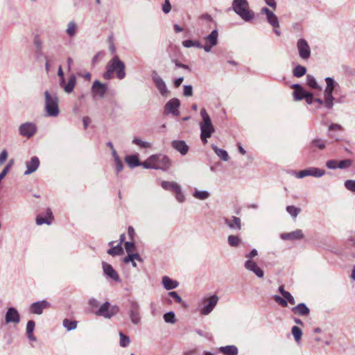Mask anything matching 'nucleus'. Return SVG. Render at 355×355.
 <instances>
[{
	"label": "nucleus",
	"instance_id": "obj_1",
	"mask_svg": "<svg viewBox=\"0 0 355 355\" xmlns=\"http://www.w3.org/2000/svg\"><path fill=\"white\" fill-rule=\"evenodd\" d=\"M125 63L120 60L118 55H114L106 64L105 72L103 74V77L106 80L112 79L114 73L116 77L122 80L125 77Z\"/></svg>",
	"mask_w": 355,
	"mask_h": 355
},
{
	"label": "nucleus",
	"instance_id": "obj_2",
	"mask_svg": "<svg viewBox=\"0 0 355 355\" xmlns=\"http://www.w3.org/2000/svg\"><path fill=\"white\" fill-rule=\"evenodd\" d=\"M171 161L164 155H153L142 162V166L147 169L166 171L170 168Z\"/></svg>",
	"mask_w": 355,
	"mask_h": 355
},
{
	"label": "nucleus",
	"instance_id": "obj_3",
	"mask_svg": "<svg viewBox=\"0 0 355 355\" xmlns=\"http://www.w3.org/2000/svg\"><path fill=\"white\" fill-rule=\"evenodd\" d=\"M232 9L245 22L254 18V12L250 8L248 0H233Z\"/></svg>",
	"mask_w": 355,
	"mask_h": 355
},
{
	"label": "nucleus",
	"instance_id": "obj_4",
	"mask_svg": "<svg viewBox=\"0 0 355 355\" xmlns=\"http://www.w3.org/2000/svg\"><path fill=\"white\" fill-rule=\"evenodd\" d=\"M200 116L202 121L200 123V139L204 144L207 143V139L210 138L215 132V128L212 124L211 118L205 108L200 110Z\"/></svg>",
	"mask_w": 355,
	"mask_h": 355
},
{
	"label": "nucleus",
	"instance_id": "obj_5",
	"mask_svg": "<svg viewBox=\"0 0 355 355\" xmlns=\"http://www.w3.org/2000/svg\"><path fill=\"white\" fill-rule=\"evenodd\" d=\"M45 111L46 116L55 117L59 114L58 98L56 94H51L48 91L44 92Z\"/></svg>",
	"mask_w": 355,
	"mask_h": 355
},
{
	"label": "nucleus",
	"instance_id": "obj_6",
	"mask_svg": "<svg viewBox=\"0 0 355 355\" xmlns=\"http://www.w3.org/2000/svg\"><path fill=\"white\" fill-rule=\"evenodd\" d=\"M218 302V297L213 295L202 297L198 302V311L201 315H209L215 308Z\"/></svg>",
	"mask_w": 355,
	"mask_h": 355
},
{
	"label": "nucleus",
	"instance_id": "obj_7",
	"mask_svg": "<svg viewBox=\"0 0 355 355\" xmlns=\"http://www.w3.org/2000/svg\"><path fill=\"white\" fill-rule=\"evenodd\" d=\"M119 312V308L116 305L112 306L109 302H105L94 312V314L106 319H110Z\"/></svg>",
	"mask_w": 355,
	"mask_h": 355
},
{
	"label": "nucleus",
	"instance_id": "obj_8",
	"mask_svg": "<svg viewBox=\"0 0 355 355\" xmlns=\"http://www.w3.org/2000/svg\"><path fill=\"white\" fill-rule=\"evenodd\" d=\"M129 310L128 314L133 324H138L141 322L140 305L137 301L130 300L128 301Z\"/></svg>",
	"mask_w": 355,
	"mask_h": 355
},
{
	"label": "nucleus",
	"instance_id": "obj_9",
	"mask_svg": "<svg viewBox=\"0 0 355 355\" xmlns=\"http://www.w3.org/2000/svg\"><path fill=\"white\" fill-rule=\"evenodd\" d=\"M326 173L325 170L316 168V167H309L304 170H302L298 173H295V176L297 178H304L306 176H313L314 178H321Z\"/></svg>",
	"mask_w": 355,
	"mask_h": 355
},
{
	"label": "nucleus",
	"instance_id": "obj_10",
	"mask_svg": "<svg viewBox=\"0 0 355 355\" xmlns=\"http://www.w3.org/2000/svg\"><path fill=\"white\" fill-rule=\"evenodd\" d=\"M218 33L217 30H213L207 36L204 38L205 42L203 44V50L205 52H210L214 46L217 45Z\"/></svg>",
	"mask_w": 355,
	"mask_h": 355
},
{
	"label": "nucleus",
	"instance_id": "obj_11",
	"mask_svg": "<svg viewBox=\"0 0 355 355\" xmlns=\"http://www.w3.org/2000/svg\"><path fill=\"white\" fill-rule=\"evenodd\" d=\"M151 77L155 87L159 90L160 94L163 96H167L168 90L167 89L165 82L162 78V77L158 74V73L156 71H153L151 73Z\"/></svg>",
	"mask_w": 355,
	"mask_h": 355
},
{
	"label": "nucleus",
	"instance_id": "obj_12",
	"mask_svg": "<svg viewBox=\"0 0 355 355\" xmlns=\"http://www.w3.org/2000/svg\"><path fill=\"white\" fill-rule=\"evenodd\" d=\"M297 49L299 56L304 60H308L311 56V48L304 39H300L297 42Z\"/></svg>",
	"mask_w": 355,
	"mask_h": 355
},
{
	"label": "nucleus",
	"instance_id": "obj_13",
	"mask_svg": "<svg viewBox=\"0 0 355 355\" xmlns=\"http://www.w3.org/2000/svg\"><path fill=\"white\" fill-rule=\"evenodd\" d=\"M37 131L36 125L32 122H26L21 124L19 127L20 135L27 138L32 137Z\"/></svg>",
	"mask_w": 355,
	"mask_h": 355
},
{
	"label": "nucleus",
	"instance_id": "obj_14",
	"mask_svg": "<svg viewBox=\"0 0 355 355\" xmlns=\"http://www.w3.org/2000/svg\"><path fill=\"white\" fill-rule=\"evenodd\" d=\"M107 86L106 84L101 83L99 80H94L92 86V94L93 97L103 98L107 92Z\"/></svg>",
	"mask_w": 355,
	"mask_h": 355
},
{
	"label": "nucleus",
	"instance_id": "obj_15",
	"mask_svg": "<svg viewBox=\"0 0 355 355\" xmlns=\"http://www.w3.org/2000/svg\"><path fill=\"white\" fill-rule=\"evenodd\" d=\"M180 106V102L178 98H172L168 101L164 106V114H171L173 116H179L180 111L179 107Z\"/></svg>",
	"mask_w": 355,
	"mask_h": 355
},
{
	"label": "nucleus",
	"instance_id": "obj_16",
	"mask_svg": "<svg viewBox=\"0 0 355 355\" xmlns=\"http://www.w3.org/2000/svg\"><path fill=\"white\" fill-rule=\"evenodd\" d=\"M50 303L45 300L33 302L31 304L29 311L33 314L41 315L44 309L50 307Z\"/></svg>",
	"mask_w": 355,
	"mask_h": 355
},
{
	"label": "nucleus",
	"instance_id": "obj_17",
	"mask_svg": "<svg viewBox=\"0 0 355 355\" xmlns=\"http://www.w3.org/2000/svg\"><path fill=\"white\" fill-rule=\"evenodd\" d=\"M5 322L6 324H13L16 325L20 322V315L18 311L14 307L8 309L5 315Z\"/></svg>",
	"mask_w": 355,
	"mask_h": 355
},
{
	"label": "nucleus",
	"instance_id": "obj_18",
	"mask_svg": "<svg viewBox=\"0 0 355 355\" xmlns=\"http://www.w3.org/2000/svg\"><path fill=\"white\" fill-rule=\"evenodd\" d=\"M224 223L232 231H240L242 228L241 220L236 216L224 218Z\"/></svg>",
	"mask_w": 355,
	"mask_h": 355
},
{
	"label": "nucleus",
	"instance_id": "obj_19",
	"mask_svg": "<svg viewBox=\"0 0 355 355\" xmlns=\"http://www.w3.org/2000/svg\"><path fill=\"white\" fill-rule=\"evenodd\" d=\"M102 266L103 270V274L105 276L115 282H120V278L117 272L113 268V267L110 264L103 261L102 263Z\"/></svg>",
	"mask_w": 355,
	"mask_h": 355
},
{
	"label": "nucleus",
	"instance_id": "obj_20",
	"mask_svg": "<svg viewBox=\"0 0 355 355\" xmlns=\"http://www.w3.org/2000/svg\"><path fill=\"white\" fill-rule=\"evenodd\" d=\"M261 13L265 14L266 15L267 21L273 28H278L279 26V23L277 17L274 14L272 11L270 10L268 8H262L261 10Z\"/></svg>",
	"mask_w": 355,
	"mask_h": 355
},
{
	"label": "nucleus",
	"instance_id": "obj_21",
	"mask_svg": "<svg viewBox=\"0 0 355 355\" xmlns=\"http://www.w3.org/2000/svg\"><path fill=\"white\" fill-rule=\"evenodd\" d=\"M334 89L326 86L324 91V106L328 110H331L334 107V101L335 98L333 96Z\"/></svg>",
	"mask_w": 355,
	"mask_h": 355
},
{
	"label": "nucleus",
	"instance_id": "obj_22",
	"mask_svg": "<svg viewBox=\"0 0 355 355\" xmlns=\"http://www.w3.org/2000/svg\"><path fill=\"white\" fill-rule=\"evenodd\" d=\"M244 266L246 270L254 272L259 278H262L264 275L263 271L252 260L248 259L245 262Z\"/></svg>",
	"mask_w": 355,
	"mask_h": 355
},
{
	"label": "nucleus",
	"instance_id": "obj_23",
	"mask_svg": "<svg viewBox=\"0 0 355 355\" xmlns=\"http://www.w3.org/2000/svg\"><path fill=\"white\" fill-rule=\"evenodd\" d=\"M26 171L24 172V175H30L34 173L38 168L40 166V160L37 157H32L30 161L26 162Z\"/></svg>",
	"mask_w": 355,
	"mask_h": 355
},
{
	"label": "nucleus",
	"instance_id": "obj_24",
	"mask_svg": "<svg viewBox=\"0 0 355 355\" xmlns=\"http://www.w3.org/2000/svg\"><path fill=\"white\" fill-rule=\"evenodd\" d=\"M172 147L181 155H184L188 153L189 146L183 140H174L171 143Z\"/></svg>",
	"mask_w": 355,
	"mask_h": 355
},
{
	"label": "nucleus",
	"instance_id": "obj_25",
	"mask_svg": "<svg viewBox=\"0 0 355 355\" xmlns=\"http://www.w3.org/2000/svg\"><path fill=\"white\" fill-rule=\"evenodd\" d=\"M291 311L298 315L306 316L310 313V309L304 303H300L291 309Z\"/></svg>",
	"mask_w": 355,
	"mask_h": 355
},
{
	"label": "nucleus",
	"instance_id": "obj_26",
	"mask_svg": "<svg viewBox=\"0 0 355 355\" xmlns=\"http://www.w3.org/2000/svg\"><path fill=\"white\" fill-rule=\"evenodd\" d=\"M162 284L164 288L168 291L176 288L179 285L177 281L172 279L168 276H164L162 277Z\"/></svg>",
	"mask_w": 355,
	"mask_h": 355
},
{
	"label": "nucleus",
	"instance_id": "obj_27",
	"mask_svg": "<svg viewBox=\"0 0 355 355\" xmlns=\"http://www.w3.org/2000/svg\"><path fill=\"white\" fill-rule=\"evenodd\" d=\"M46 215H47L46 217L38 216L36 218V223L37 225H42L43 224H46V225L51 224L53 217V213L49 208H48L46 209Z\"/></svg>",
	"mask_w": 355,
	"mask_h": 355
},
{
	"label": "nucleus",
	"instance_id": "obj_28",
	"mask_svg": "<svg viewBox=\"0 0 355 355\" xmlns=\"http://www.w3.org/2000/svg\"><path fill=\"white\" fill-rule=\"evenodd\" d=\"M125 161L130 168L142 166V162H139L137 155H128L125 157Z\"/></svg>",
	"mask_w": 355,
	"mask_h": 355
},
{
	"label": "nucleus",
	"instance_id": "obj_29",
	"mask_svg": "<svg viewBox=\"0 0 355 355\" xmlns=\"http://www.w3.org/2000/svg\"><path fill=\"white\" fill-rule=\"evenodd\" d=\"M192 196L197 200H205L211 196V193L207 190H199L198 189H195Z\"/></svg>",
	"mask_w": 355,
	"mask_h": 355
},
{
	"label": "nucleus",
	"instance_id": "obj_30",
	"mask_svg": "<svg viewBox=\"0 0 355 355\" xmlns=\"http://www.w3.org/2000/svg\"><path fill=\"white\" fill-rule=\"evenodd\" d=\"M76 83V77L74 74H72L69 78L67 83H66L62 88L67 94H71L75 87Z\"/></svg>",
	"mask_w": 355,
	"mask_h": 355
},
{
	"label": "nucleus",
	"instance_id": "obj_31",
	"mask_svg": "<svg viewBox=\"0 0 355 355\" xmlns=\"http://www.w3.org/2000/svg\"><path fill=\"white\" fill-rule=\"evenodd\" d=\"M219 352L224 355H238L239 353L238 348L235 345L220 347L219 348Z\"/></svg>",
	"mask_w": 355,
	"mask_h": 355
},
{
	"label": "nucleus",
	"instance_id": "obj_32",
	"mask_svg": "<svg viewBox=\"0 0 355 355\" xmlns=\"http://www.w3.org/2000/svg\"><path fill=\"white\" fill-rule=\"evenodd\" d=\"M211 148L213 149L214 153L217 155V156L218 157H220L223 161L227 162L229 160L230 157L226 150L219 148L215 144L211 145Z\"/></svg>",
	"mask_w": 355,
	"mask_h": 355
},
{
	"label": "nucleus",
	"instance_id": "obj_33",
	"mask_svg": "<svg viewBox=\"0 0 355 355\" xmlns=\"http://www.w3.org/2000/svg\"><path fill=\"white\" fill-rule=\"evenodd\" d=\"M114 241H110L109 245L111 248L107 250V254L112 256L120 255L123 252V248L121 243L114 246Z\"/></svg>",
	"mask_w": 355,
	"mask_h": 355
},
{
	"label": "nucleus",
	"instance_id": "obj_34",
	"mask_svg": "<svg viewBox=\"0 0 355 355\" xmlns=\"http://www.w3.org/2000/svg\"><path fill=\"white\" fill-rule=\"evenodd\" d=\"M78 32V25L74 21H70L67 24L66 33L70 37H73Z\"/></svg>",
	"mask_w": 355,
	"mask_h": 355
},
{
	"label": "nucleus",
	"instance_id": "obj_35",
	"mask_svg": "<svg viewBox=\"0 0 355 355\" xmlns=\"http://www.w3.org/2000/svg\"><path fill=\"white\" fill-rule=\"evenodd\" d=\"M162 187L166 191H172L175 192L179 187H180L177 182L171 181H162L161 182Z\"/></svg>",
	"mask_w": 355,
	"mask_h": 355
},
{
	"label": "nucleus",
	"instance_id": "obj_36",
	"mask_svg": "<svg viewBox=\"0 0 355 355\" xmlns=\"http://www.w3.org/2000/svg\"><path fill=\"white\" fill-rule=\"evenodd\" d=\"M77 323L76 320H70L66 318L63 320L62 324L67 331H72L76 329Z\"/></svg>",
	"mask_w": 355,
	"mask_h": 355
},
{
	"label": "nucleus",
	"instance_id": "obj_37",
	"mask_svg": "<svg viewBox=\"0 0 355 355\" xmlns=\"http://www.w3.org/2000/svg\"><path fill=\"white\" fill-rule=\"evenodd\" d=\"M132 144L138 146L141 148H151L152 145L148 141H145L141 140V139L135 137L132 141Z\"/></svg>",
	"mask_w": 355,
	"mask_h": 355
},
{
	"label": "nucleus",
	"instance_id": "obj_38",
	"mask_svg": "<svg viewBox=\"0 0 355 355\" xmlns=\"http://www.w3.org/2000/svg\"><path fill=\"white\" fill-rule=\"evenodd\" d=\"M227 243L231 247H238L241 243V239L236 235H230L227 237Z\"/></svg>",
	"mask_w": 355,
	"mask_h": 355
},
{
	"label": "nucleus",
	"instance_id": "obj_39",
	"mask_svg": "<svg viewBox=\"0 0 355 355\" xmlns=\"http://www.w3.org/2000/svg\"><path fill=\"white\" fill-rule=\"evenodd\" d=\"M306 72V69L305 67H303L302 65H297L296 66L293 70V76L297 78H300L303 76Z\"/></svg>",
	"mask_w": 355,
	"mask_h": 355
},
{
	"label": "nucleus",
	"instance_id": "obj_40",
	"mask_svg": "<svg viewBox=\"0 0 355 355\" xmlns=\"http://www.w3.org/2000/svg\"><path fill=\"white\" fill-rule=\"evenodd\" d=\"M286 211L293 218H295L301 211V209L293 205L286 207Z\"/></svg>",
	"mask_w": 355,
	"mask_h": 355
},
{
	"label": "nucleus",
	"instance_id": "obj_41",
	"mask_svg": "<svg viewBox=\"0 0 355 355\" xmlns=\"http://www.w3.org/2000/svg\"><path fill=\"white\" fill-rule=\"evenodd\" d=\"M326 141L320 138H315L311 141V146L313 147H316L320 150H323L326 147Z\"/></svg>",
	"mask_w": 355,
	"mask_h": 355
},
{
	"label": "nucleus",
	"instance_id": "obj_42",
	"mask_svg": "<svg viewBox=\"0 0 355 355\" xmlns=\"http://www.w3.org/2000/svg\"><path fill=\"white\" fill-rule=\"evenodd\" d=\"M306 83H307V85L313 89H320V87L318 84L315 78L311 75H307Z\"/></svg>",
	"mask_w": 355,
	"mask_h": 355
},
{
	"label": "nucleus",
	"instance_id": "obj_43",
	"mask_svg": "<svg viewBox=\"0 0 355 355\" xmlns=\"http://www.w3.org/2000/svg\"><path fill=\"white\" fill-rule=\"evenodd\" d=\"M291 332L295 341L297 343H299L302 335V331L300 329V328L298 327L297 326H293L292 327Z\"/></svg>",
	"mask_w": 355,
	"mask_h": 355
},
{
	"label": "nucleus",
	"instance_id": "obj_44",
	"mask_svg": "<svg viewBox=\"0 0 355 355\" xmlns=\"http://www.w3.org/2000/svg\"><path fill=\"white\" fill-rule=\"evenodd\" d=\"M308 92L305 91L303 88L297 91H294L293 98L295 101H301L304 99Z\"/></svg>",
	"mask_w": 355,
	"mask_h": 355
},
{
	"label": "nucleus",
	"instance_id": "obj_45",
	"mask_svg": "<svg viewBox=\"0 0 355 355\" xmlns=\"http://www.w3.org/2000/svg\"><path fill=\"white\" fill-rule=\"evenodd\" d=\"M163 318L164 321L167 323L174 324L176 322L175 315L173 311L165 313Z\"/></svg>",
	"mask_w": 355,
	"mask_h": 355
},
{
	"label": "nucleus",
	"instance_id": "obj_46",
	"mask_svg": "<svg viewBox=\"0 0 355 355\" xmlns=\"http://www.w3.org/2000/svg\"><path fill=\"white\" fill-rule=\"evenodd\" d=\"M352 160L349 159L339 161L338 164V168L347 169L352 165Z\"/></svg>",
	"mask_w": 355,
	"mask_h": 355
},
{
	"label": "nucleus",
	"instance_id": "obj_47",
	"mask_svg": "<svg viewBox=\"0 0 355 355\" xmlns=\"http://www.w3.org/2000/svg\"><path fill=\"white\" fill-rule=\"evenodd\" d=\"M120 337V346L122 347H125L129 345L130 343V340L128 336L124 335L122 332L119 333Z\"/></svg>",
	"mask_w": 355,
	"mask_h": 355
},
{
	"label": "nucleus",
	"instance_id": "obj_48",
	"mask_svg": "<svg viewBox=\"0 0 355 355\" xmlns=\"http://www.w3.org/2000/svg\"><path fill=\"white\" fill-rule=\"evenodd\" d=\"M291 240L301 239L304 237L303 232L301 230H296L293 232H289Z\"/></svg>",
	"mask_w": 355,
	"mask_h": 355
},
{
	"label": "nucleus",
	"instance_id": "obj_49",
	"mask_svg": "<svg viewBox=\"0 0 355 355\" xmlns=\"http://www.w3.org/2000/svg\"><path fill=\"white\" fill-rule=\"evenodd\" d=\"M174 193L177 201L180 203L184 202L185 196L182 191L181 187H179V188L174 192Z\"/></svg>",
	"mask_w": 355,
	"mask_h": 355
},
{
	"label": "nucleus",
	"instance_id": "obj_50",
	"mask_svg": "<svg viewBox=\"0 0 355 355\" xmlns=\"http://www.w3.org/2000/svg\"><path fill=\"white\" fill-rule=\"evenodd\" d=\"M347 189L352 192H355V180H347L344 183Z\"/></svg>",
	"mask_w": 355,
	"mask_h": 355
},
{
	"label": "nucleus",
	"instance_id": "obj_51",
	"mask_svg": "<svg viewBox=\"0 0 355 355\" xmlns=\"http://www.w3.org/2000/svg\"><path fill=\"white\" fill-rule=\"evenodd\" d=\"M325 82L327 84V87L329 88H331L332 89H335L336 87L338 85V83L334 80V78L331 77H327L325 78Z\"/></svg>",
	"mask_w": 355,
	"mask_h": 355
},
{
	"label": "nucleus",
	"instance_id": "obj_52",
	"mask_svg": "<svg viewBox=\"0 0 355 355\" xmlns=\"http://www.w3.org/2000/svg\"><path fill=\"white\" fill-rule=\"evenodd\" d=\"M275 301L278 303L282 307H286L288 306L287 301L284 299V297H282L279 295H274Z\"/></svg>",
	"mask_w": 355,
	"mask_h": 355
},
{
	"label": "nucleus",
	"instance_id": "obj_53",
	"mask_svg": "<svg viewBox=\"0 0 355 355\" xmlns=\"http://www.w3.org/2000/svg\"><path fill=\"white\" fill-rule=\"evenodd\" d=\"M338 161L336 159H329L326 162V166L329 169H336L338 168Z\"/></svg>",
	"mask_w": 355,
	"mask_h": 355
},
{
	"label": "nucleus",
	"instance_id": "obj_54",
	"mask_svg": "<svg viewBox=\"0 0 355 355\" xmlns=\"http://www.w3.org/2000/svg\"><path fill=\"white\" fill-rule=\"evenodd\" d=\"M35 327V323L33 320L28 321L27 324H26V334H31V333H33Z\"/></svg>",
	"mask_w": 355,
	"mask_h": 355
},
{
	"label": "nucleus",
	"instance_id": "obj_55",
	"mask_svg": "<svg viewBox=\"0 0 355 355\" xmlns=\"http://www.w3.org/2000/svg\"><path fill=\"white\" fill-rule=\"evenodd\" d=\"M168 295L173 297L177 303H182V297L175 291H170Z\"/></svg>",
	"mask_w": 355,
	"mask_h": 355
},
{
	"label": "nucleus",
	"instance_id": "obj_56",
	"mask_svg": "<svg viewBox=\"0 0 355 355\" xmlns=\"http://www.w3.org/2000/svg\"><path fill=\"white\" fill-rule=\"evenodd\" d=\"M184 95L185 96H191L193 95V87L191 85H184Z\"/></svg>",
	"mask_w": 355,
	"mask_h": 355
},
{
	"label": "nucleus",
	"instance_id": "obj_57",
	"mask_svg": "<svg viewBox=\"0 0 355 355\" xmlns=\"http://www.w3.org/2000/svg\"><path fill=\"white\" fill-rule=\"evenodd\" d=\"M171 10V6L169 0H164V3L162 5V10L164 13H168Z\"/></svg>",
	"mask_w": 355,
	"mask_h": 355
},
{
	"label": "nucleus",
	"instance_id": "obj_58",
	"mask_svg": "<svg viewBox=\"0 0 355 355\" xmlns=\"http://www.w3.org/2000/svg\"><path fill=\"white\" fill-rule=\"evenodd\" d=\"M124 246L127 253H132L135 248V243L132 241H128L124 243Z\"/></svg>",
	"mask_w": 355,
	"mask_h": 355
},
{
	"label": "nucleus",
	"instance_id": "obj_59",
	"mask_svg": "<svg viewBox=\"0 0 355 355\" xmlns=\"http://www.w3.org/2000/svg\"><path fill=\"white\" fill-rule=\"evenodd\" d=\"M88 304H89V306L92 309H95V308H97L99 306L98 301L96 298H94V297H91L89 300Z\"/></svg>",
	"mask_w": 355,
	"mask_h": 355
},
{
	"label": "nucleus",
	"instance_id": "obj_60",
	"mask_svg": "<svg viewBox=\"0 0 355 355\" xmlns=\"http://www.w3.org/2000/svg\"><path fill=\"white\" fill-rule=\"evenodd\" d=\"M304 99H305L306 103L309 105H311L314 102L313 95L311 92H308Z\"/></svg>",
	"mask_w": 355,
	"mask_h": 355
},
{
	"label": "nucleus",
	"instance_id": "obj_61",
	"mask_svg": "<svg viewBox=\"0 0 355 355\" xmlns=\"http://www.w3.org/2000/svg\"><path fill=\"white\" fill-rule=\"evenodd\" d=\"M284 299L287 301V302L290 303L291 304H295V301L293 295L288 292L286 293V295L284 296Z\"/></svg>",
	"mask_w": 355,
	"mask_h": 355
},
{
	"label": "nucleus",
	"instance_id": "obj_62",
	"mask_svg": "<svg viewBox=\"0 0 355 355\" xmlns=\"http://www.w3.org/2000/svg\"><path fill=\"white\" fill-rule=\"evenodd\" d=\"M8 157V152L6 149H3L0 153V164L5 162Z\"/></svg>",
	"mask_w": 355,
	"mask_h": 355
},
{
	"label": "nucleus",
	"instance_id": "obj_63",
	"mask_svg": "<svg viewBox=\"0 0 355 355\" xmlns=\"http://www.w3.org/2000/svg\"><path fill=\"white\" fill-rule=\"evenodd\" d=\"M342 126L337 123H331L329 126V131H340L342 130Z\"/></svg>",
	"mask_w": 355,
	"mask_h": 355
},
{
	"label": "nucleus",
	"instance_id": "obj_64",
	"mask_svg": "<svg viewBox=\"0 0 355 355\" xmlns=\"http://www.w3.org/2000/svg\"><path fill=\"white\" fill-rule=\"evenodd\" d=\"M114 162H115V166H116V173H118L123 170V164L121 159L115 161Z\"/></svg>",
	"mask_w": 355,
	"mask_h": 355
}]
</instances>
